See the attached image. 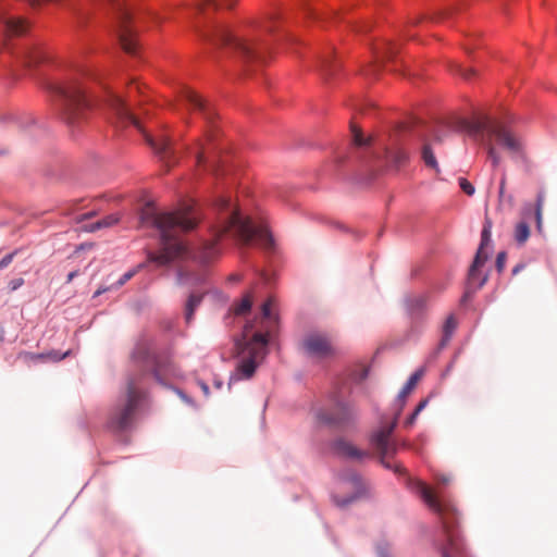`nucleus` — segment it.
Returning a JSON list of instances; mask_svg holds the SVG:
<instances>
[{
  "instance_id": "obj_1",
  "label": "nucleus",
  "mask_w": 557,
  "mask_h": 557,
  "mask_svg": "<svg viewBox=\"0 0 557 557\" xmlns=\"http://www.w3.org/2000/svg\"><path fill=\"white\" fill-rule=\"evenodd\" d=\"M200 218L194 208L176 212L158 213L151 203L140 211L139 223L144 227H154L160 233L161 251L149 253V261L158 265H166L178 258L189 256V249L181 238V234L194 230Z\"/></svg>"
},
{
  "instance_id": "obj_2",
  "label": "nucleus",
  "mask_w": 557,
  "mask_h": 557,
  "mask_svg": "<svg viewBox=\"0 0 557 557\" xmlns=\"http://www.w3.org/2000/svg\"><path fill=\"white\" fill-rule=\"evenodd\" d=\"M132 359L138 368V373L128 376L123 404L115 407L109 420L110 426L117 431L125 430L132 424L136 409L146 400V374L152 372L156 380L161 381L162 375L171 372L170 364L151 352L145 344L136 346Z\"/></svg>"
},
{
  "instance_id": "obj_3",
  "label": "nucleus",
  "mask_w": 557,
  "mask_h": 557,
  "mask_svg": "<svg viewBox=\"0 0 557 557\" xmlns=\"http://www.w3.org/2000/svg\"><path fill=\"white\" fill-rule=\"evenodd\" d=\"M214 207L218 211V222L213 230L214 240L230 234L244 244L258 240L267 248L272 246L273 240L269 231L264 226L253 225L249 218L242 216L230 198L220 196Z\"/></svg>"
},
{
  "instance_id": "obj_4",
  "label": "nucleus",
  "mask_w": 557,
  "mask_h": 557,
  "mask_svg": "<svg viewBox=\"0 0 557 557\" xmlns=\"http://www.w3.org/2000/svg\"><path fill=\"white\" fill-rule=\"evenodd\" d=\"M253 327V322L246 323L240 338L235 342L238 358L236 375H238V379L248 380L252 377L268 354V332H252Z\"/></svg>"
},
{
  "instance_id": "obj_5",
  "label": "nucleus",
  "mask_w": 557,
  "mask_h": 557,
  "mask_svg": "<svg viewBox=\"0 0 557 557\" xmlns=\"http://www.w3.org/2000/svg\"><path fill=\"white\" fill-rule=\"evenodd\" d=\"M48 89L60 104L62 119L70 127L79 126L87 116L90 102L76 81L49 83Z\"/></svg>"
},
{
  "instance_id": "obj_6",
  "label": "nucleus",
  "mask_w": 557,
  "mask_h": 557,
  "mask_svg": "<svg viewBox=\"0 0 557 557\" xmlns=\"http://www.w3.org/2000/svg\"><path fill=\"white\" fill-rule=\"evenodd\" d=\"M201 36L215 46L234 51L244 62L264 60L265 46L259 38L247 39L233 34L224 26H216Z\"/></svg>"
},
{
  "instance_id": "obj_7",
  "label": "nucleus",
  "mask_w": 557,
  "mask_h": 557,
  "mask_svg": "<svg viewBox=\"0 0 557 557\" xmlns=\"http://www.w3.org/2000/svg\"><path fill=\"white\" fill-rule=\"evenodd\" d=\"M461 129L466 131L473 138H485L492 141L495 137L497 143L507 149L510 153H519L522 149V143L519 137L507 129L502 123L493 121L487 116L479 117L474 121L463 120L460 122Z\"/></svg>"
},
{
  "instance_id": "obj_8",
  "label": "nucleus",
  "mask_w": 557,
  "mask_h": 557,
  "mask_svg": "<svg viewBox=\"0 0 557 557\" xmlns=\"http://www.w3.org/2000/svg\"><path fill=\"white\" fill-rule=\"evenodd\" d=\"M419 493L424 503L441 518L447 542V544L442 548V557H451L454 554H459L461 552V546L458 535L454 531V527L457 523L456 509L448 504L442 503L435 496L433 491L425 484L419 485Z\"/></svg>"
},
{
  "instance_id": "obj_9",
  "label": "nucleus",
  "mask_w": 557,
  "mask_h": 557,
  "mask_svg": "<svg viewBox=\"0 0 557 557\" xmlns=\"http://www.w3.org/2000/svg\"><path fill=\"white\" fill-rule=\"evenodd\" d=\"M107 104L109 110L112 112L115 124L120 127H126L133 125L146 137L147 143L153 148V150L164 161H170L174 152L171 147V141L168 137L162 136L158 140L147 135L143 128L140 121L129 111L124 100L116 95H110Z\"/></svg>"
},
{
  "instance_id": "obj_10",
  "label": "nucleus",
  "mask_w": 557,
  "mask_h": 557,
  "mask_svg": "<svg viewBox=\"0 0 557 557\" xmlns=\"http://www.w3.org/2000/svg\"><path fill=\"white\" fill-rule=\"evenodd\" d=\"M399 412L396 414L395 419L387 424H382L377 430H375L370 438L371 445L375 448L379 454L380 462L386 468L394 470L395 472H400V466H393L388 458L393 456L397 446L394 442L391 441V435L397 424Z\"/></svg>"
},
{
  "instance_id": "obj_11",
  "label": "nucleus",
  "mask_w": 557,
  "mask_h": 557,
  "mask_svg": "<svg viewBox=\"0 0 557 557\" xmlns=\"http://www.w3.org/2000/svg\"><path fill=\"white\" fill-rule=\"evenodd\" d=\"M301 348L308 356L317 359H326L336 355L333 338L321 332L307 334L301 342Z\"/></svg>"
},
{
  "instance_id": "obj_12",
  "label": "nucleus",
  "mask_w": 557,
  "mask_h": 557,
  "mask_svg": "<svg viewBox=\"0 0 557 557\" xmlns=\"http://www.w3.org/2000/svg\"><path fill=\"white\" fill-rule=\"evenodd\" d=\"M492 235V221L490 219H485V223L483 225V230L481 233V244L475 253L474 260L469 269L468 273V282L470 285H474L478 282V287H481L485 284L487 276H483L479 280L478 271L481 267L484 265L486 260L488 259V255L485 252V248L491 243Z\"/></svg>"
},
{
  "instance_id": "obj_13",
  "label": "nucleus",
  "mask_w": 557,
  "mask_h": 557,
  "mask_svg": "<svg viewBox=\"0 0 557 557\" xmlns=\"http://www.w3.org/2000/svg\"><path fill=\"white\" fill-rule=\"evenodd\" d=\"M341 484L343 490L350 492V495L343 499L335 495L333 496L334 503L339 507H344L350 504L351 502L360 497L366 491V483L363 479L357 472L354 471H349L343 474L341 478Z\"/></svg>"
},
{
  "instance_id": "obj_14",
  "label": "nucleus",
  "mask_w": 557,
  "mask_h": 557,
  "mask_svg": "<svg viewBox=\"0 0 557 557\" xmlns=\"http://www.w3.org/2000/svg\"><path fill=\"white\" fill-rule=\"evenodd\" d=\"M356 416L354 407L350 405L336 401L332 410L320 411L318 417L322 422L342 426L351 421Z\"/></svg>"
},
{
  "instance_id": "obj_15",
  "label": "nucleus",
  "mask_w": 557,
  "mask_h": 557,
  "mask_svg": "<svg viewBox=\"0 0 557 557\" xmlns=\"http://www.w3.org/2000/svg\"><path fill=\"white\" fill-rule=\"evenodd\" d=\"M182 99L188 103L190 109L201 113V115L208 123L213 122L216 115L214 109L211 108L210 104L199 95H197L194 90L185 88L182 91Z\"/></svg>"
},
{
  "instance_id": "obj_16",
  "label": "nucleus",
  "mask_w": 557,
  "mask_h": 557,
  "mask_svg": "<svg viewBox=\"0 0 557 557\" xmlns=\"http://www.w3.org/2000/svg\"><path fill=\"white\" fill-rule=\"evenodd\" d=\"M334 450L341 457L358 461L370 456L368 451L357 448L345 440H337L334 443Z\"/></svg>"
},
{
  "instance_id": "obj_17",
  "label": "nucleus",
  "mask_w": 557,
  "mask_h": 557,
  "mask_svg": "<svg viewBox=\"0 0 557 557\" xmlns=\"http://www.w3.org/2000/svg\"><path fill=\"white\" fill-rule=\"evenodd\" d=\"M334 450L341 457L358 461L370 456L368 451L357 448L345 440H337L334 443Z\"/></svg>"
},
{
  "instance_id": "obj_18",
  "label": "nucleus",
  "mask_w": 557,
  "mask_h": 557,
  "mask_svg": "<svg viewBox=\"0 0 557 557\" xmlns=\"http://www.w3.org/2000/svg\"><path fill=\"white\" fill-rule=\"evenodd\" d=\"M409 161L408 152L401 147H391L385 150V162L391 169L400 170Z\"/></svg>"
},
{
  "instance_id": "obj_19",
  "label": "nucleus",
  "mask_w": 557,
  "mask_h": 557,
  "mask_svg": "<svg viewBox=\"0 0 557 557\" xmlns=\"http://www.w3.org/2000/svg\"><path fill=\"white\" fill-rule=\"evenodd\" d=\"M69 355V352H65L63 355L58 354L57 351H50L47 354H34L29 351H21L17 355V359L25 363L26 366H30L33 363H37L39 361H46V360H53L59 361L65 358Z\"/></svg>"
},
{
  "instance_id": "obj_20",
  "label": "nucleus",
  "mask_w": 557,
  "mask_h": 557,
  "mask_svg": "<svg viewBox=\"0 0 557 557\" xmlns=\"http://www.w3.org/2000/svg\"><path fill=\"white\" fill-rule=\"evenodd\" d=\"M0 18L8 36H20L28 29L27 22L22 17L2 15Z\"/></svg>"
},
{
  "instance_id": "obj_21",
  "label": "nucleus",
  "mask_w": 557,
  "mask_h": 557,
  "mask_svg": "<svg viewBox=\"0 0 557 557\" xmlns=\"http://www.w3.org/2000/svg\"><path fill=\"white\" fill-rule=\"evenodd\" d=\"M396 53V46L392 44H385L380 50L376 51V61L370 65L366 71V75H374L377 71L379 63L384 60H389Z\"/></svg>"
},
{
  "instance_id": "obj_22",
  "label": "nucleus",
  "mask_w": 557,
  "mask_h": 557,
  "mask_svg": "<svg viewBox=\"0 0 557 557\" xmlns=\"http://www.w3.org/2000/svg\"><path fill=\"white\" fill-rule=\"evenodd\" d=\"M206 294L205 290L202 292H191L185 308V320L186 323H190L194 319V313L197 307L201 304L203 295Z\"/></svg>"
},
{
  "instance_id": "obj_23",
  "label": "nucleus",
  "mask_w": 557,
  "mask_h": 557,
  "mask_svg": "<svg viewBox=\"0 0 557 557\" xmlns=\"http://www.w3.org/2000/svg\"><path fill=\"white\" fill-rule=\"evenodd\" d=\"M423 375V370H417L414 373L410 375L405 386L401 388V391L398 394V400L400 401V409L404 406V403L408 395L413 391L418 382L421 380Z\"/></svg>"
},
{
  "instance_id": "obj_24",
  "label": "nucleus",
  "mask_w": 557,
  "mask_h": 557,
  "mask_svg": "<svg viewBox=\"0 0 557 557\" xmlns=\"http://www.w3.org/2000/svg\"><path fill=\"white\" fill-rule=\"evenodd\" d=\"M178 283L182 285H201L206 282V273L205 272H189L180 270L178 271Z\"/></svg>"
},
{
  "instance_id": "obj_25",
  "label": "nucleus",
  "mask_w": 557,
  "mask_h": 557,
  "mask_svg": "<svg viewBox=\"0 0 557 557\" xmlns=\"http://www.w3.org/2000/svg\"><path fill=\"white\" fill-rule=\"evenodd\" d=\"M219 250L216 248L215 242H206L202 246V249L199 253L195 255L194 258L198 259L202 263L210 262L216 255Z\"/></svg>"
},
{
  "instance_id": "obj_26",
  "label": "nucleus",
  "mask_w": 557,
  "mask_h": 557,
  "mask_svg": "<svg viewBox=\"0 0 557 557\" xmlns=\"http://www.w3.org/2000/svg\"><path fill=\"white\" fill-rule=\"evenodd\" d=\"M24 65L30 67L44 60V53L38 48H27L23 51Z\"/></svg>"
},
{
  "instance_id": "obj_27",
  "label": "nucleus",
  "mask_w": 557,
  "mask_h": 557,
  "mask_svg": "<svg viewBox=\"0 0 557 557\" xmlns=\"http://www.w3.org/2000/svg\"><path fill=\"white\" fill-rule=\"evenodd\" d=\"M545 191L540 190L536 195V201H535V222H536V228L541 233L543 231V208L545 203Z\"/></svg>"
},
{
  "instance_id": "obj_28",
  "label": "nucleus",
  "mask_w": 557,
  "mask_h": 557,
  "mask_svg": "<svg viewBox=\"0 0 557 557\" xmlns=\"http://www.w3.org/2000/svg\"><path fill=\"white\" fill-rule=\"evenodd\" d=\"M252 299H253L252 293L251 292L246 293L244 295L243 299L238 304H235L232 307V312L235 315H244V314L248 313L252 306Z\"/></svg>"
},
{
  "instance_id": "obj_29",
  "label": "nucleus",
  "mask_w": 557,
  "mask_h": 557,
  "mask_svg": "<svg viewBox=\"0 0 557 557\" xmlns=\"http://www.w3.org/2000/svg\"><path fill=\"white\" fill-rule=\"evenodd\" d=\"M120 221V215L116 214V213H112V214H109L107 216H104L103 219L95 222V223H91L87 230L89 232H96L100 228H106V227H111L113 225H115L117 222Z\"/></svg>"
},
{
  "instance_id": "obj_30",
  "label": "nucleus",
  "mask_w": 557,
  "mask_h": 557,
  "mask_svg": "<svg viewBox=\"0 0 557 557\" xmlns=\"http://www.w3.org/2000/svg\"><path fill=\"white\" fill-rule=\"evenodd\" d=\"M143 265H138L137 268L135 269H132L129 271H127L126 273H124L122 275V277L112 286L110 287H101L99 289L96 290V293L94 294V297H98L99 295L112 289V288H120L121 286H123L127 281H129L138 271V269H140Z\"/></svg>"
},
{
  "instance_id": "obj_31",
  "label": "nucleus",
  "mask_w": 557,
  "mask_h": 557,
  "mask_svg": "<svg viewBox=\"0 0 557 557\" xmlns=\"http://www.w3.org/2000/svg\"><path fill=\"white\" fill-rule=\"evenodd\" d=\"M421 156L426 166L440 172L437 160L429 143L423 144Z\"/></svg>"
},
{
  "instance_id": "obj_32",
  "label": "nucleus",
  "mask_w": 557,
  "mask_h": 557,
  "mask_svg": "<svg viewBox=\"0 0 557 557\" xmlns=\"http://www.w3.org/2000/svg\"><path fill=\"white\" fill-rule=\"evenodd\" d=\"M474 139L478 140L479 143H481L486 148L487 157L492 161V165L494 168L498 166L500 163V154L498 153L496 148L493 146L492 141L490 139H485V138L481 139L480 137L474 138Z\"/></svg>"
},
{
  "instance_id": "obj_33",
  "label": "nucleus",
  "mask_w": 557,
  "mask_h": 557,
  "mask_svg": "<svg viewBox=\"0 0 557 557\" xmlns=\"http://www.w3.org/2000/svg\"><path fill=\"white\" fill-rule=\"evenodd\" d=\"M457 327V321L453 314H450L443 325V338L441 345L444 346L450 339L454 331Z\"/></svg>"
},
{
  "instance_id": "obj_34",
  "label": "nucleus",
  "mask_w": 557,
  "mask_h": 557,
  "mask_svg": "<svg viewBox=\"0 0 557 557\" xmlns=\"http://www.w3.org/2000/svg\"><path fill=\"white\" fill-rule=\"evenodd\" d=\"M513 237L518 244H524L530 237L529 225L525 222H519L515 227Z\"/></svg>"
},
{
  "instance_id": "obj_35",
  "label": "nucleus",
  "mask_w": 557,
  "mask_h": 557,
  "mask_svg": "<svg viewBox=\"0 0 557 557\" xmlns=\"http://www.w3.org/2000/svg\"><path fill=\"white\" fill-rule=\"evenodd\" d=\"M274 306V299L269 298L261 307L262 323L273 324L276 322V315L272 313V307Z\"/></svg>"
},
{
  "instance_id": "obj_36",
  "label": "nucleus",
  "mask_w": 557,
  "mask_h": 557,
  "mask_svg": "<svg viewBox=\"0 0 557 557\" xmlns=\"http://www.w3.org/2000/svg\"><path fill=\"white\" fill-rule=\"evenodd\" d=\"M351 132H352L354 144L356 146L364 147V146H368L371 144L372 138L371 137L364 138L360 128H357L356 126H351Z\"/></svg>"
},
{
  "instance_id": "obj_37",
  "label": "nucleus",
  "mask_w": 557,
  "mask_h": 557,
  "mask_svg": "<svg viewBox=\"0 0 557 557\" xmlns=\"http://www.w3.org/2000/svg\"><path fill=\"white\" fill-rule=\"evenodd\" d=\"M235 3V0H206L203 5H212L214 9L220 8H227L231 9ZM202 8V4L198 5V9L200 10Z\"/></svg>"
},
{
  "instance_id": "obj_38",
  "label": "nucleus",
  "mask_w": 557,
  "mask_h": 557,
  "mask_svg": "<svg viewBox=\"0 0 557 557\" xmlns=\"http://www.w3.org/2000/svg\"><path fill=\"white\" fill-rule=\"evenodd\" d=\"M454 71L459 74L462 78L470 81L472 77L475 76V70L474 69H466L459 64L455 65Z\"/></svg>"
},
{
  "instance_id": "obj_39",
  "label": "nucleus",
  "mask_w": 557,
  "mask_h": 557,
  "mask_svg": "<svg viewBox=\"0 0 557 557\" xmlns=\"http://www.w3.org/2000/svg\"><path fill=\"white\" fill-rule=\"evenodd\" d=\"M205 154H206L205 143L202 140H199V141H197L196 150H195V156H196L198 165H201L205 163V161H206Z\"/></svg>"
},
{
  "instance_id": "obj_40",
  "label": "nucleus",
  "mask_w": 557,
  "mask_h": 557,
  "mask_svg": "<svg viewBox=\"0 0 557 557\" xmlns=\"http://www.w3.org/2000/svg\"><path fill=\"white\" fill-rule=\"evenodd\" d=\"M454 12H455L454 8H447V9L441 10L437 13H435L434 15L430 16V20L437 22V21H441V20L451 16Z\"/></svg>"
},
{
  "instance_id": "obj_41",
  "label": "nucleus",
  "mask_w": 557,
  "mask_h": 557,
  "mask_svg": "<svg viewBox=\"0 0 557 557\" xmlns=\"http://www.w3.org/2000/svg\"><path fill=\"white\" fill-rule=\"evenodd\" d=\"M459 186L462 189V191L466 193L468 196H472L474 194L473 185L466 178H459Z\"/></svg>"
},
{
  "instance_id": "obj_42",
  "label": "nucleus",
  "mask_w": 557,
  "mask_h": 557,
  "mask_svg": "<svg viewBox=\"0 0 557 557\" xmlns=\"http://www.w3.org/2000/svg\"><path fill=\"white\" fill-rule=\"evenodd\" d=\"M506 259H507V255H506L505 251H500L497 255L496 268H497L498 272H502L504 270V267H505V263H506Z\"/></svg>"
},
{
  "instance_id": "obj_43",
  "label": "nucleus",
  "mask_w": 557,
  "mask_h": 557,
  "mask_svg": "<svg viewBox=\"0 0 557 557\" xmlns=\"http://www.w3.org/2000/svg\"><path fill=\"white\" fill-rule=\"evenodd\" d=\"M23 284H24V280L22 277H18V278L12 280L9 283V287L13 292V290H16L17 288H20Z\"/></svg>"
},
{
  "instance_id": "obj_44",
  "label": "nucleus",
  "mask_w": 557,
  "mask_h": 557,
  "mask_svg": "<svg viewBox=\"0 0 557 557\" xmlns=\"http://www.w3.org/2000/svg\"><path fill=\"white\" fill-rule=\"evenodd\" d=\"M14 253H9L0 260V269L8 267L13 260Z\"/></svg>"
},
{
  "instance_id": "obj_45",
  "label": "nucleus",
  "mask_w": 557,
  "mask_h": 557,
  "mask_svg": "<svg viewBox=\"0 0 557 557\" xmlns=\"http://www.w3.org/2000/svg\"><path fill=\"white\" fill-rule=\"evenodd\" d=\"M414 306L417 308H423L426 304V297L425 296H419L417 298H414Z\"/></svg>"
},
{
  "instance_id": "obj_46",
  "label": "nucleus",
  "mask_w": 557,
  "mask_h": 557,
  "mask_svg": "<svg viewBox=\"0 0 557 557\" xmlns=\"http://www.w3.org/2000/svg\"><path fill=\"white\" fill-rule=\"evenodd\" d=\"M505 186H506V174L504 173L503 174V177L500 180V184H499V197H503L504 196V193H505Z\"/></svg>"
},
{
  "instance_id": "obj_47",
  "label": "nucleus",
  "mask_w": 557,
  "mask_h": 557,
  "mask_svg": "<svg viewBox=\"0 0 557 557\" xmlns=\"http://www.w3.org/2000/svg\"><path fill=\"white\" fill-rule=\"evenodd\" d=\"M379 557H391L388 550L385 547H377Z\"/></svg>"
},
{
  "instance_id": "obj_48",
  "label": "nucleus",
  "mask_w": 557,
  "mask_h": 557,
  "mask_svg": "<svg viewBox=\"0 0 557 557\" xmlns=\"http://www.w3.org/2000/svg\"><path fill=\"white\" fill-rule=\"evenodd\" d=\"M426 403H428L426 400H421L418 404L417 408L414 409L416 414H419L424 409V407L426 406Z\"/></svg>"
},
{
  "instance_id": "obj_49",
  "label": "nucleus",
  "mask_w": 557,
  "mask_h": 557,
  "mask_svg": "<svg viewBox=\"0 0 557 557\" xmlns=\"http://www.w3.org/2000/svg\"><path fill=\"white\" fill-rule=\"evenodd\" d=\"M418 414L413 411L412 414L407 419L406 425H412L417 419Z\"/></svg>"
},
{
  "instance_id": "obj_50",
  "label": "nucleus",
  "mask_w": 557,
  "mask_h": 557,
  "mask_svg": "<svg viewBox=\"0 0 557 557\" xmlns=\"http://www.w3.org/2000/svg\"><path fill=\"white\" fill-rule=\"evenodd\" d=\"M437 480L443 484H448L450 482V478L448 475H441Z\"/></svg>"
},
{
  "instance_id": "obj_51",
  "label": "nucleus",
  "mask_w": 557,
  "mask_h": 557,
  "mask_svg": "<svg viewBox=\"0 0 557 557\" xmlns=\"http://www.w3.org/2000/svg\"><path fill=\"white\" fill-rule=\"evenodd\" d=\"M77 274H78V272H77V271H72V272H70V273H69V275H67L66 282H67V283L72 282V281H73V278H74L75 276H77Z\"/></svg>"
},
{
  "instance_id": "obj_52",
  "label": "nucleus",
  "mask_w": 557,
  "mask_h": 557,
  "mask_svg": "<svg viewBox=\"0 0 557 557\" xmlns=\"http://www.w3.org/2000/svg\"><path fill=\"white\" fill-rule=\"evenodd\" d=\"M306 12H307L308 16H310V17H313V18L318 17V14L310 8H307Z\"/></svg>"
},
{
  "instance_id": "obj_53",
  "label": "nucleus",
  "mask_w": 557,
  "mask_h": 557,
  "mask_svg": "<svg viewBox=\"0 0 557 557\" xmlns=\"http://www.w3.org/2000/svg\"><path fill=\"white\" fill-rule=\"evenodd\" d=\"M330 61L327 59L323 60L322 62V71L325 73L329 71Z\"/></svg>"
},
{
  "instance_id": "obj_54",
  "label": "nucleus",
  "mask_w": 557,
  "mask_h": 557,
  "mask_svg": "<svg viewBox=\"0 0 557 557\" xmlns=\"http://www.w3.org/2000/svg\"><path fill=\"white\" fill-rule=\"evenodd\" d=\"M228 281H231V282H238V281H240V276L238 274H231L228 276Z\"/></svg>"
},
{
  "instance_id": "obj_55",
  "label": "nucleus",
  "mask_w": 557,
  "mask_h": 557,
  "mask_svg": "<svg viewBox=\"0 0 557 557\" xmlns=\"http://www.w3.org/2000/svg\"><path fill=\"white\" fill-rule=\"evenodd\" d=\"M264 30L268 33H272L274 30V27L271 24V22H269V23H267V25H264Z\"/></svg>"
},
{
  "instance_id": "obj_56",
  "label": "nucleus",
  "mask_w": 557,
  "mask_h": 557,
  "mask_svg": "<svg viewBox=\"0 0 557 557\" xmlns=\"http://www.w3.org/2000/svg\"><path fill=\"white\" fill-rule=\"evenodd\" d=\"M424 18H425V16H418V17H414V18L410 20V23L416 25V24H418L420 21H422Z\"/></svg>"
},
{
  "instance_id": "obj_57",
  "label": "nucleus",
  "mask_w": 557,
  "mask_h": 557,
  "mask_svg": "<svg viewBox=\"0 0 557 557\" xmlns=\"http://www.w3.org/2000/svg\"><path fill=\"white\" fill-rule=\"evenodd\" d=\"M523 269V264H517L513 270H512V273L513 274H517L520 270Z\"/></svg>"
},
{
  "instance_id": "obj_58",
  "label": "nucleus",
  "mask_w": 557,
  "mask_h": 557,
  "mask_svg": "<svg viewBox=\"0 0 557 557\" xmlns=\"http://www.w3.org/2000/svg\"><path fill=\"white\" fill-rule=\"evenodd\" d=\"M201 389L203 391V393H205L206 395H208V394H209V387H208V385H207L206 383H201Z\"/></svg>"
},
{
  "instance_id": "obj_59",
  "label": "nucleus",
  "mask_w": 557,
  "mask_h": 557,
  "mask_svg": "<svg viewBox=\"0 0 557 557\" xmlns=\"http://www.w3.org/2000/svg\"><path fill=\"white\" fill-rule=\"evenodd\" d=\"M212 136H213V131H208L207 140L210 141L212 139Z\"/></svg>"
},
{
  "instance_id": "obj_60",
  "label": "nucleus",
  "mask_w": 557,
  "mask_h": 557,
  "mask_svg": "<svg viewBox=\"0 0 557 557\" xmlns=\"http://www.w3.org/2000/svg\"><path fill=\"white\" fill-rule=\"evenodd\" d=\"M434 141L441 143V141H442V138H441L438 135H435V136H434Z\"/></svg>"
},
{
  "instance_id": "obj_61",
  "label": "nucleus",
  "mask_w": 557,
  "mask_h": 557,
  "mask_svg": "<svg viewBox=\"0 0 557 557\" xmlns=\"http://www.w3.org/2000/svg\"><path fill=\"white\" fill-rule=\"evenodd\" d=\"M38 2H39L38 0H33L32 5H36Z\"/></svg>"
},
{
  "instance_id": "obj_62",
  "label": "nucleus",
  "mask_w": 557,
  "mask_h": 557,
  "mask_svg": "<svg viewBox=\"0 0 557 557\" xmlns=\"http://www.w3.org/2000/svg\"><path fill=\"white\" fill-rule=\"evenodd\" d=\"M213 172H214L215 175H218V172H219L218 168H214Z\"/></svg>"
},
{
  "instance_id": "obj_63",
  "label": "nucleus",
  "mask_w": 557,
  "mask_h": 557,
  "mask_svg": "<svg viewBox=\"0 0 557 557\" xmlns=\"http://www.w3.org/2000/svg\"><path fill=\"white\" fill-rule=\"evenodd\" d=\"M367 376V370L363 371V376L362 377H366Z\"/></svg>"
}]
</instances>
